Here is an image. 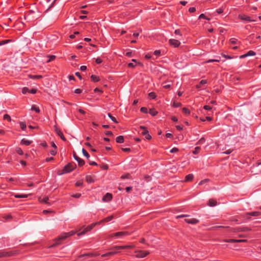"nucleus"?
<instances>
[{
	"label": "nucleus",
	"instance_id": "nucleus-41",
	"mask_svg": "<svg viewBox=\"0 0 261 261\" xmlns=\"http://www.w3.org/2000/svg\"><path fill=\"white\" fill-rule=\"evenodd\" d=\"M113 249H125V247H123V246H114L113 247Z\"/></svg>",
	"mask_w": 261,
	"mask_h": 261
},
{
	"label": "nucleus",
	"instance_id": "nucleus-24",
	"mask_svg": "<svg viewBox=\"0 0 261 261\" xmlns=\"http://www.w3.org/2000/svg\"><path fill=\"white\" fill-rule=\"evenodd\" d=\"M15 197L17 198H27L28 196V195L26 194H16L14 195Z\"/></svg>",
	"mask_w": 261,
	"mask_h": 261
},
{
	"label": "nucleus",
	"instance_id": "nucleus-54",
	"mask_svg": "<svg viewBox=\"0 0 261 261\" xmlns=\"http://www.w3.org/2000/svg\"><path fill=\"white\" fill-rule=\"evenodd\" d=\"M121 150L124 152H128L130 151V149L129 148H122Z\"/></svg>",
	"mask_w": 261,
	"mask_h": 261
},
{
	"label": "nucleus",
	"instance_id": "nucleus-56",
	"mask_svg": "<svg viewBox=\"0 0 261 261\" xmlns=\"http://www.w3.org/2000/svg\"><path fill=\"white\" fill-rule=\"evenodd\" d=\"M74 92L76 94H80L82 92V90H81L80 89H76L74 90Z\"/></svg>",
	"mask_w": 261,
	"mask_h": 261
},
{
	"label": "nucleus",
	"instance_id": "nucleus-19",
	"mask_svg": "<svg viewBox=\"0 0 261 261\" xmlns=\"http://www.w3.org/2000/svg\"><path fill=\"white\" fill-rule=\"evenodd\" d=\"M194 177V176L192 174H188V175H187L186 176V179L185 180L186 181H191L193 179Z\"/></svg>",
	"mask_w": 261,
	"mask_h": 261
},
{
	"label": "nucleus",
	"instance_id": "nucleus-63",
	"mask_svg": "<svg viewBox=\"0 0 261 261\" xmlns=\"http://www.w3.org/2000/svg\"><path fill=\"white\" fill-rule=\"evenodd\" d=\"M106 135H107V136H112L113 135V133L111 131H107V132H106Z\"/></svg>",
	"mask_w": 261,
	"mask_h": 261
},
{
	"label": "nucleus",
	"instance_id": "nucleus-4",
	"mask_svg": "<svg viewBox=\"0 0 261 261\" xmlns=\"http://www.w3.org/2000/svg\"><path fill=\"white\" fill-rule=\"evenodd\" d=\"M76 232L74 231H71L69 232L64 233L61 236L58 237V240H63L66 239L67 238L74 234Z\"/></svg>",
	"mask_w": 261,
	"mask_h": 261
},
{
	"label": "nucleus",
	"instance_id": "nucleus-27",
	"mask_svg": "<svg viewBox=\"0 0 261 261\" xmlns=\"http://www.w3.org/2000/svg\"><path fill=\"white\" fill-rule=\"evenodd\" d=\"M113 218V216L112 215L111 216H109L108 217L105 218L104 219L102 220V221L104 222H107L111 221Z\"/></svg>",
	"mask_w": 261,
	"mask_h": 261
},
{
	"label": "nucleus",
	"instance_id": "nucleus-8",
	"mask_svg": "<svg viewBox=\"0 0 261 261\" xmlns=\"http://www.w3.org/2000/svg\"><path fill=\"white\" fill-rule=\"evenodd\" d=\"M169 42L171 45L175 47H178L180 44V42L178 40L173 39H170L169 40Z\"/></svg>",
	"mask_w": 261,
	"mask_h": 261
},
{
	"label": "nucleus",
	"instance_id": "nucleus-62",
	"mask_svg": "<svg viewBox=\"0 0 261 261\" xmlns=\"http://www.w3.org/2000/svg\"><path fill=\"white\" fill-rule=\"evenodd\" d=\"M206 83H207V81L206 80H201L200 81V84H201V85H204V84H205Z\"/></svg>",
	"mask_w": 261,
	"mask_h": 261
},
{
	"label": "nucleus",
	"instance_id": "nucleus-2",
	"mask_svg": "<svg viewBox=\"0 0 261 261\" xmlns=\"http://www.w3.org/2000/svg\"><path fill=\"white\" fill-rule=\"evenodd\" d=\"M129 234L127 231H121L114 233L113 234H108V238H113L116 237L117 238H122L124 236H128Z\"/></svg>",
	"mask_w": 261,
	"mask_h": 261
},
{
	"label": "nucleus",
	"instance_id": "nucleus-40",
	"mask_svg": "<svg viewBox=\"0 0 261 261\" xmlns=\"http://www.w3.org/2000/svg\"><path fill=\"white\" fill-rule=\"evenodd\" d=\"M205 139H204V138H201V139L199 140V141H198V144H203V143L205 142Z\"/></svg>",
	"mask_w": 261,
	"mask_h": 261
},
{
	"label": "nucleus",
	"instance_id": "nucleus-37",
	"mask_svg": "<svg viewBox=\"0 0 261 261\" xmlns=\"http://www.w3.org/2000/svg\"><path fill=\"white\" fill-rule=\"evenodd\" d=\"M182 112L186 114H189L190 113V111H189V110H188L186 108H184L182 109Z\"/></svg>",
	"mask_w": 261,
	"mask_h": 261
},
{
	"label": "nucleus",
	"instance_id": "nucleus-58",
	"mask_svg": "<svg viewBox=\"0 0 261 261\" xmlns=\"http://www.w3.org/2000/svg\"><path fill=\"white\" fill-rule=\"evenodd\" d=\"M154 54L156 56H159L161 54V51L160 50H155L154 52Z\"/></svg>",
	"mask_w": 261,
	"mask_h": 261
},
{
	"label": "nucleus",
	"instance_id": "nucleus-57",
	"mask_svg": "<svg viewBox=\"0 0 261 261\" xmlns=\"http://www.w3.org/2000/svg\"><path fill=\"white\" fill-rule=\"evenodd\" d=\"M117 253V252L112 251V252H108V256H110V255H114V254H116Z\"/></svg>",
	"mask_w": 261,
	"mask_h": 261
},
{
	"label": "nucleus",
	"instance_id": "nucleus-59",
	"mask_svg": "<svg viewBox=\"0 0 261 261\" xmlns=\"http://www.w3.org/2000/svg\"><path fill=\"white\" fill-rule=\"evenodd\" d=\"M81 196V194H74V195H73L72 196L74 198H80V196Z\"/></svg>",
	"mask_w": 261,
	"mask_h": 261
},
{
	"label": "nucleus",
	"instance_id": "nucleus-33",
	"mask_svg": "<svg viewBox=\"0 0 261 261\" xmlns=\"http://www.w3.org/2000/svg\"><path fill=\"white\" fill-rule=\"evenodd\" d=\"M255 53L252 50H250L247 53V57L248 56H253L255 55Z\"/></svg>",
	"mask_w": 261,
	"mask_h": 261
},
{
	"label": "nucleus",
	"instance_id": "nucleus-42",
	"mask_svg": "<svg viewBox=\"0 0 261 261\" xmlns=\"http://www.w3.org/2000/svg\"><path fill=\"white\" fill-rule=\"evenodd\" d=\"M29 89L27 87H24L22 89V93L23 94H25L27 92H29Z\"/></svg>",
	"mask_w": 261,
	"mask_h": 261
},
{
	"label": "nucleus",
	"instance_id": "nucleus-18",
	"mask_svg": "<svg viewBox=\"0 0 261 261\" xmlns=\"http://www.w3.org/2000/svg\"><path fill=\"white\" fill-rule=\"evenodd\" d=\"M116 141L118 143H122L124 142V138L122 136H119L116 139Z\"/></svg>",
	"mask_w": 261,
	"mask_h": 261
},
{
	"label": "nucleus",
	"instance_id": "nucleus-29",
	"mask_svg": "<svg viewBox=\"0 0 261 261\" xmlns=\"http://www.w3.org/2000/svg\"><path fill=\"white\" fill-rule=\"evenodd\" d=\"M108 116L110 117V119H111L113 122H115V123H118V122H117V121L116 120V118H115L114 117L112 116L110 113H109V114H108Z\"/></svg>",
	"mask_w": 261,
	"mask_h": 261
},
{
	"label": "nucleus",
	"instance_id": "nucleus-64",
	"mask_svg": "<svg viewBox=\"0 0 261 261\" xmlns=\"http://www.w3.org/2000/svg\"><path fill=\"white\" fill-rule=\"evenodd\" d=\"M175 34H176V35H181V33H180V32L179 30H176L174 32Z\"/></svg>",
	"mask_w": 261,
	"mask_h": 261
},
{
	"label": "nucleus",
	"instance_id": "nucleus-11",
	"mask_svg": "<svg viewBox=\"0 0 261 261\" xmlns=\"http://www.w3.org/2000/svg\"><path fill=\"white\" fill-rule=\"evenodd\" d=\"M185 221L186 222L191 224H196L199 222V220L195 218L186 219Z\"/></svg>",
	"mask_w": 261,
	"mask_h": 261
},
{
	"label": "nucleus",
	"instance_id": "nucleus-20",
	"mask_svg": "<svg viewBox=\"0 0 261 261\" xmlns=\"http://www.w3.org/2000/svg\"><path fill=\"white\" fill-rule=\"evenodd\" d=\"M86 180L88 183H92L94 181V180L91 175H87L86 176Z\"/></svg>",
	"mask_w": 261,
	"mask_h": 261
},
{
	"label": "nucleus",
	"instance_id": "nucleus-1",
	"mask_svg": "<svg viewBox=\"0 0 261 261\" xmlns=\"http://www.w3.org/2000/svg\"><path fill=\"white\" fill-rule=\"evenodd\" d=\"M75 165H73L71 163H68L66 166L64 167L62 172L58 174L59 175H62L64 173L70 172L75 168Z\"/></svg>",
	"mask_w": 261,
	"mask_h": 261
},
{
	"label": "nucleus",
	"instance_id": "nucleus-12",
	"mask_svg": "<svg viewBox=\"0 0 261 261\" xmlns=\"http://www.w3.org/2000/svg\"><path fill=\"white\" fill-rule=\"evenodd\" d=\"M237 44V41L235 39H230L229 40V49L232 48L233 49H236L238 48V46H232V45Z\"/></svg>",
	"mask_w": 261,
	"mask_h": 261
},
{
	"label": "nucleus",
	"instance_id": "nucleus-55",
	"mask_svg": "<svg viewBox=\"0 0 261 261\" xmlns=\"http://www.w3.org/2000/svg\"><path fill=\"white\" fill-rule=\"evenodd\" d=\"M196 11V9L194 7L190 8L189 9V11L191 13L194 12Z\"/></svg>",
	"mask_w": 261,
	"mask_h": 261
},
{
	"label": "nucleus",
	"instance_id": "nucleus-52",
	"mask_svg": "<svg viewBox=\"0 0 261 261\" xmlns=\"http://www.w3.org/2000/svg\"><path fill=\"white\" fill-rule=\"evenodd\" d=\"M178 151V148L174 147V148H172V149L170 150V152H171V153H174V152H177Z\"/></svg>",
	"mask_w": 261,
	"mask_h": 261
},
{
	"label": "nucleus",
	"instance_id": "nucleus-50",
	"mask_svg": "<svg viewBox=\"0 0 261 261\" xmlns=\"http://www.w3.org/2000/svg\"><path fill=\"white\" fill-rule=\"evenodd\" d=\"M208 179H205L203 180H201L199 183V185H202V184L208 181Z\"/></svg>",
	"mask_w": 261,
	"mask_h": 261
},
{
	"label": "nucleus",
	"instance_id": "nucleus-6",
	"mask_svg": "<svg viewBox=\"0 0 261 261\" xmlns=\"http://www.w3.org/2000/svg\"><path fill=\"white\" fill-rule=\"evenodd\" d=\"M140 128L143 130L141 132V134L144 136L146 139L150 140L151 138V137L149 134L148 131L146 129V128L143 126H140Z\"/></svg>",
	"mask_w": 261,
	"mask_h": 261
},
{
	"label": "nucleus",
	"instance_id": "nucleus-46",
	"mask_svg": "<svg viewBox=\"0 0 261 261\" xmlns=\"http://www.w3.org/2000/svg\"><path fill=\"white\" fill-rule=\"evenodd\" d=\"M16 152L17 153H18L19 154H20V155H22L23 154V151L22 150H21V149L18 148L16 149Z\"/></svg>",
	"mask_w": 261,
	"mask_h": 261
},
{
	"label": "nucleus",
	"instance_id": "nucleus-22",
	"mask_svg": "<svg viewBox=\"0 0 261 261\" xmlns=\"http://www.w3.org/2000/svg\"><path fill=\"white\" fill-rule=\"evenodd\" d=\"M91 79L94 82H97L99 81V77H98L95 75H92L91 76Z\"/></svg>",
	"mask_w": 261,
	"mask_h": 261
},
{
	"label": "nucleus",
	"instance_id": "nucleus-32",
	"mask_svg": "<svg viewBox=\"0 0 261 261\" xmlns=\"http://www.w3.org/2000/svg\"><path fill=\"white\" fill-rule=\"evenodd\" d=\"M240 18L242 20H248V21H251V20L250 19V18L249 17L247 16H245V15L241 16Z\"/></svg>",
	"mask_w": 261,
	"mask_h": 261
},
{
	"label": "nucleus",
	"instance_id": "nucleus-7",
	"mask_svg": "<svg viewBox=\"0 0 261 261\" xmlns=\"http://www.w3.org/2000/svg\"><path fill=\"white\" fill-rule=\"evenodd\" d=\"M54 127L55 132L58 134L59 136L60 137V138L63 141H65L66 139L64 137L61 130L59 128H58L56 126H55Z\"/></svg>",
	"mask_w": 261,
	"mask_h": 261
},
{
	"label": "nucleus",
	"instance_id": "nucleus-35",
	"mask_svg": "<svg viewBox=\"0 0 261 261\" xmlns=\"http://www.w3.org/2000/svg\"><path fill=\"white\" fill-rule=\"evenodd\" d=\"M29 76L30 78L33 79H40L42 77L41 75H30Z\"/></svg>",
	"mask_w": 261,
	"mask_h": 261
},
{
	"label": "nucleus",
	"instance_id": "nucleus-14",
	"mask_svg": "<svg viewBox=\"0 0 261 261\" xmlns=\"http://www.w3.org/2000/svg\"><path fill=\"white\" fill-rule=\"evenodd\" d=\"M58 239V237L54 240L55 243H54L53 245H50L49 247V248L55 247L59 245L62 243V240H57Z\"/></svg>",
	"mask_w": 261,
	"mask_h": 261
},
{
	"label": "nucleus",
	"instance_id": "nucleus-53",
	"mask_svg": "<svg viewBox=\"0 0 261 261\" xmlns=\"http://www.w3.org/2000/svg\"><path fill=\"white\" fill-rule=\"evenodd\" d=\"M203 108L206 110H211L212 109V108L209 106H204Z\"/></svg>",
	"mask_w": 261,
	"mask_h": 261
},
{
	"label": "nucleus",
	"instance_id": "nucleus-30",
	"mask_svg": "<svg viewBox=\"0 0 261 261\" xmlns=\"http://www.w3.org/2000/svg\"><path fill=\"white\" fill-rule=\"evenodd\" d=\"M83 154L88 159L90 158V155L86 150L84 149H82Z\"/></svg>",
	"mask_w": 261,
	"mask_h": 261
},
{
	"label": "nucleus",
	"instance_id": "nucleus-17",
	"mask_svg": "<svg viewBox=\"0 0 261 261\" xmlns=\"http://www.w3.org/2000/svg\"><path fill=\"white\" fill-rule=\"evenodd\" d=\"M261 215V213L259 212H253L251 213H247V215H250L252 216H258Z\"/></svg>",
	"mask_w": 261,
	"mask_h": 261
},
{
	"label": "nucleus",
	"instance_id": "nucleus-28",
	"mask_svg": "<svg viewBox=\"0 0 261 261\" xmlns=\"http://www.w3.org/2000/svg\"><path fill=\"white\" fill-rule=\"evenodd\" d=\"M97 255L98 254H94V253H87V254H84L83 255H81V256H79V257H82L85 256H96V255Z\"/></svg>",
	"mask_w": 261,
	"mask_h": 261
},
{
	"label": "nucleus",
	"instance_id": "nucleus-49",
	"mask_svg": "<svg viewBox=\"0 0 261 261\" xmlns=\"http://www.w3.org/2000/svg\"><path fill=\"white\" fill-rule=\"evenodd\" d=\"M82 185H83V181H81V180L77 181L75 184V186L77 187L81 186H82Z\"/></svg>",
	"mask_w": 261,
	"mask_h": 261
},
{
	"label": "nucleus",
	"instance_id": "nucleus-36",
	"mask_svg": "<svg viewBox=\"0 0 261 261\" xmlns=\"http://www.w3.org/2000/svg\"><path fill=\"white\" fill-rule=\"evenodd\" d=\"M4 119L5 120H7L9 121H11V120L10 116L8 114H5L4 115Z\"/></svg>",
	"mask_w": 261,
	"mask_h": 261
},
{
	"label": "nucleus",
	"instance_id": "nucleus-60",
	"mask_svg": "<svg viewBox=\"0 0 261 261\" xmlns=\"http://www.w3.org/2000/svg\"><path fill=\"white\" fill-rule=\"evenodd\" d=\"M96 62L97 64H100V63H101L102 62V60L101 59H100V58H97L96 59Z\"/></svg>",
	"mask_w": 261,
	"mask_h": 261
},
{
	"label": "nucleus",
	"instance_id": "nucleus-44",
	"mask_svg": "<svg viewBox=\"0 0 261 261\" xmlns=\"http://www.w3.org/2000/svg\"><path fill=\"white\" fill-rule=\"evenodd\" d=\"M20 125L21 128L23 130V129H24L26 128V125H25V124L24 122H21L20 123Z\"/></svg>",
	"mask_w": 261,
	"mask_h": 261
},
{
	"label": "nucleus",
	"instance_id": "nucleus-15",
	"mask_svg": "<svg viewBox=\"0 0 261 261\" xmlns=\"http://www.w3.org/2000/svg\"><path fill=\"white\" fill-rule=\"evenodd\" d=\"M217 204V201L213 199H210L208 200L207 205L210 206H216Z\"/></svg>",
	"mask_w": 261,
	"mask_h": 261
},
{
	"label": "nucleus",
	"instance_id": "nucleus-43",
	"mask_svg": "<svg viewBox=\"0 0 261 261\" xmlns=\"http://www.w3.org/2000/svg\"><path fill=\"white\" fill-rule=\"evenodd\" d=\"M219 61H220V60H218V59H211V60H208L206 61L205 62L206 63H210V62H219Z\"/></svg>",
	"mask_w": 261,
	"mask_h": 261
},
{
	"label": "nucleus",
	"instance_id": "nucleus-23",
	"mask_svg": "<svg viewBox=\"0 0 261 261\" xmlns=\"http://www.w3.org/2000/svg\"><path fill=\"white\" fill-rule=\"evenodd\" d=\"M89 231H90V230H89L88 228L87 227L86 228H85L84 229V230L83 231H82L81 232L78 233L77 236H80L81 235L85 234L86 233H87V232H88Z\"/></svg>",
	"mask_w": 261,
	"mask_h": 261
},
{
	"label": "nucleus",
	"instance_id": "nucleus-48",
	"mask_svg": "<svg viewBox=\"0 0 261 261\" xmlns=\"http://www.w3.org/2000/svg\"><path fill=\"white\" fill-rule=\"evenodd\" d=\"M9 41H10L9 40H3V41H0V45H4V44L7 43V42H8Z\"/></svg>",
	"mask_w": 261,
	"mask_h": 261
},
{
	"label": "nucleus",
	"instance_id": "nucleus-21",
	"mask_svg": "<svg viewBox=\"0 0 261 261\" xmlns=\"http://www.w3.org/2000/svg\"><path fill=\"white\" fill-rule=\"evenodd\" d=\"M21 143L25 145L28 146L29 145L32 143V141L23 139L21 140Z\"/></svg>",
	"mask_w": 261,
	"mask_h": 261
},
{
	"label": "nucleus",
	"instance_id": "nucleus-26",
	"mask_svg": "<svg viewBox=\"0 0 261 261\" xmlns=\"http://www.w3.org/2000/svg\"><path fill=\"white\" fill-rule=\"evenodd\" d=\"M31 110H33V111H35L37 113H39L40 112V110H39V108L37 107L35 105L32 106V107L31 108Z\"/></svg>",
	"mask_w": 261,
	"mask_h": 261
},
{
	"label": "nucleus",
	"instance_id": "nucleus-45",
	"mask_svg": "<svg viewBox=\"0 0 261 261\" xmlns=\"http://www.w3.org/2000/svg\"><path fill=\"white\" fill-rule=\"evenodd\" d=\"M141 111L144 113H147V109L145 107H142L141 108Z\"/></svg>",
	"mask_w": 261,
	"mask_h": 261
},
{
	"label": "nucleus",
	"instance_id": "nucleus-47",
	"mask_svg": "<svg viewBox=\"0 0 261 261\" xmlns=\"http://www.w3.org/2000/svg\"><path fill=\"white\" fill-rule=\"evenodd\" d=\"M181 106V103L179 102H174L173 106L174 107H179Z\"/></svg>",
	"mask_w": 261,
	"mask_h": 261
},
{
	"label": "nucleus",
	"instance_id": "nucleus-39",
	"mask_svg": "<svg viewBox=\"0 0 261 261\" xmlns=\"http://www.w3.org/2000/svg\"><path fill=\"white\" fill-rule=\"evenodd\" d=\"M200 148L199 147H196L195 148V150L193 151V153L197 154L199 152Z\"/></svg>",
	"mask_w": 261,
	"mask_h": 261
},
{
	"label": "nucleus",
	"instance_id": "nucleus-61",
	"mask_svg": "<svg viewBox=\"0 0 261 261\" xmlns=\"http://www.w3.org/2000/svg\"><path fill=\"white\" fill-rule=\"evenodd\" d=\"M80 69L82 70V71H85L86 69H87V67L86 66H82L81 67H80Z\"/></svg>",
	"mask_w": 261,
	"mask_h": 261
},
{
	"label": "nucleus",
	"instance_id": "nucleus-25",
	"mask_svg": "<svg viewBox=\"0 0 261 261\" xmlns=\"http://www.w3.org/2000/svg\"><path fill=\"white\" fill-rule=\"evenodd\" d=\"M149 112L153 116H155L158 113V112L155 111V110L153 109H150Z\"/></svg>",
	"mask_w": 261,
	"mask_h": 261
},
{
	"label": "nucleus",
	"instance_id": "nucleus-31",
	"mask_svg": "<svg viewBox=\"0 0 261 261\" xmlns=\"http://www.w3.org/2000/svg\"><path fill=\"white\" fill-rule=\"evenodd\" d=\"M148 96L150 98L154 99L156 97V95L154 92H150L148 94Z\"/></svg>",
	"mask_w": 261,
	"mask_h": 261
},
{
	"label": "nucleus",
	"instance_id": "nucleus-10",
	"mask_svg": "<svg viewBox=\"0 0 261 261\" xmlns=\"http://www.w3.org/2000/svg\"><path fill=\"white\" fill-rule=\"evenodd\" d=\"M112 199V195L110 193H107L102 198V200L104 202L110 201Z\"/></svg>",
	"mask_w": 261,
	"mask_h": 261
},
{
	"label": "nucleus",
	"instance_id": "nucleus-38",
	"mask_svg": "<svg viewBox=\"0 0 261 261\" xmlns=\"http://www.w3.org/2000/svg\"><path fill=\"white\" fill-rule=\"evenodd\" d=\"M96 225H97V223H95L92 224L91 225L87 226V227L88 228V229L90 230V231Z\"/></svg>",
	"mask_w": 261,
	"mask_h": 261
},
{
	"label": "nucleus",
	"instance_id": "nucleus-5",
	"mask_svg": "<svg viewBox=\"0 0 261 261\" xmlns=\"http://www.w3.org/2000/svg\"><path fill=\"white\" fill-rule=\"evenodd\" d=\"M135 252L137 253L136 256L138 258H143L150 253L149 251H144L142 250L136 251Z\"/></svg>",
	"mask_w": 261,
	"mask_h": 261
},
{
	"label": "nucleus",
	"instance_id": "nucleus-34",
	"mask_svg": "<svg viewBox=\"0 0 261 261\" xmlns=\"http://www.w3.org/2000/svg\"><path fill=\"white\" fill-rule=\"evenodd\" d=\"M47 57L49 58V60L47 61V63H48V62H50L52 61H53V60H54L55 59V58H56L55 56H54V55H52V56H48Z\"/></svg>",
	"mask_w": 261,
	"mask_h": 261
},
{
	"label": "nucleus",
	"instance_id": "nucleus-51",
	"mask_svg": "<svg viewBox=\"0 0 261 261\" xmlns=\"http://www.w3.org/2000/svg\"><path fill=\"white\" fill-rule=\"evenodd\" d=\"M50 153L52 155H55L57 153L56 149H54V150H51Z\"/></svg>",
	"mask_w": 261,
	"mask_h": 261
},
{
	"label": "nucleus",
	"instance_id": "nucleus-16",
	"mask_svg": "<svg viewBox=\"0 0 261 261\" xmlns=\"http://www.w3.org/2000/svg\"><path fill=\"white\" fill-rule=\"evenodd\" d=\"M247 240H236V239H229V242L230 243H241V242H247Z\"/></svg>",
	"mask_w": 261,
	"mask_h": 261
},
{
	"label": "nucleus",
	"instance_id": "nucleus-9",
	"mask_svg": "<svg viewBox=\"0 0 261 261\" xmlns=\"http://www.w3.org/2000/svg\"><path fill=\"white\" fill-rule=\"evenodd\" d=\"M73 157L74 159L77 161L79 165L82 166L84 165L85 162L84 160L77 156L75 152H73Z\"/></svg>",
	"mask_w": 261,
	"mask_h": 261
},
{
	"label": "nucleus",
	"instance_id": "nucleus-3",
	"mask_svg": "<svg viewBox=\"0 0 261 261\" xmlns=\"http://www.w3.org/2000/svg\"><path fill=\"white\" fill-rule=\"evenodd\" d=\"M18 253L17 250H13L9 252H0V257L4 256H11Z\"/></svg>",
	"mask_w": 261,
	"mask_h": 261
},
{
	"label": "nucleus",
	"instance_id": "nucleus-13",
	"mask_svg": "<svg viewBox=\"0 0 261 261\" xmlns=\"http://www.w3.org/2000/svg\"><path fill=\"white\" fill-rule=\"evenodd\" d=\"M39 200L40 202H41L47 204L48 205L51 204V203L48 202L49 198L47 196H45V197H43V198H41V197H40L39 198Z\"/></svg>",
	"mask_w": 261,
	"mask_h": 261
}]
</instances>
